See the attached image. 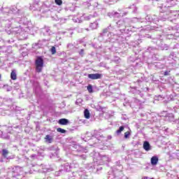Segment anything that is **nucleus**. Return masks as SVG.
Here are the masks:
<instances>
[{"label":"nucleus","mask_w":179,"mask_h":179,"mask_svg":"<svg viewBox=\"0 0 179 179\" xmlns=\"http://www.w3.org/2000/svg\"><path fill=\"white\" fill-rule=\"evenodd\" d=\"M84 116H85V118H86L87 120H89V118H90V112H89V110L87 109L85 110Z\"/></svg>","instance_id":"obj_8"},{"label":"nucleus","mask_w":179,"mask_h":179,"mask_svg":"<svg viewBox=\"0 0 179 179\" xmlns=\"http://www.w3.org/2000/svg\"><path fill=\"white\" fill-rule=\"evenodd\" d=\"M55 2L57 5H59V6L62 5V0H55Z\"/></svg>","instance_id":"obj_15"},{"label":"nucleus","mask_w":179,"mask_h":179,"mask_svg":"<svg viewBox=\"0 0 179 179\" xmlns=\"http://www.w3.org/2000/svg\"><path fill=\"white\" fill-rule=\"evenodd\" d=\"M143 149L147 152H149V150H150V144L149 143V142L145 141L143 143Z\"/></svg>","instance_id":"obj_5"},{"label":"nucleus","mask_w":179,"mask_h":179,"mask_svg":"<svg viewBox=\"0 0 179 179\" xmlns=\"http://www.w3.org/2000/svg\"><path fill=\"white\" fill-rule=\"evenodd\" d=\"M50 52L52 55H54L55 54H57V49L55 48V46H52L50 49Z\"/></svg>","instance_id":"obj_11"},{"label":"nucleus","mask_w":179,"mask_h":179,"mask_svg":"<svg viewBox=\"0 0 179 179\" xmlns=\"http://www.w3.org/2000/svg\"><path fill=\"white\" fill-rule=\"evenodd\" d=\"M8 155H9V151L6 149L2 150V156L3 157H7Z\"/></svg>","instance_id":"obj_9"},{"label":"nucleus","mask_w":179,"mask_h":179,"mask_svg":"<svg viewBox=\"0 0 179 179\" xmlns=\"http://www.w3.org/2000/svg\"><path fill=\"white\" fill-rule=\"evenodd\" d=\"M57 131L60 132V134H66V130H65L62 128H60V127L57 129Z\"/></svg>","instance_id":"obj_10"},{"label":"nucleus","mask_w":179,"mask_h":179,"mask_svg":"<svg viewBox=\"0 0 179 179\" xmlns=\"http://www.w3.org/2000/svg\"><path fill=\"white\" fill-rule=\"evenodd\" d=\"M130 136H131V132L126 131L124 133V138H125V139H128V138H129Z\"/></svg>","instance_id":"obj_14"},{"label":"nucleus","mask_w":179,"mask_h":179,"mask_svg":"<svg viewBox=\"0 0 179 179\" xmlns=\"http://www.w3.org/2000/svg\"><path fill=\"white\" fill-rule=\"evenodd\" d=\"M157 163H159V157H157V156H153L151 158V164L152 166H156V164H157Z\"/></svg>","instance_id":"obj_4"},{"label":"nucleus","mask_w":179,"mask_h":179,"mask_svg":"<svg viewBox=\"0 0 179 179\" xmlns=\"http://www.w3.org/2000/svg\"><path fill=\"white\" fill-rule=\"evenodd\" d=\"M108 30L107 29H103V33H107Z\"/></svg>","instance_id":"obj_18"},{"label":"nucleus","mask_w":179,"mask_h":179,"mask_svg":"<svg viewBox=\"0 0 179 179\" xmlns=\"http://www.w3.org/2000/svg\"><path fill=\"white\" fill-rule=\"evenodd\" d=\"M170 75V71H166L164 73V76H169Z\"/></svg>","instance_id":"obj_16"},{"label":"nucleus","mask_w":179,"mask_h":179,"mask_svg":"<svg viewBox=\"0 0 179 179\" xmlns=\"http://www.w3.org/2000/svg\"><path fill=\"white\" fill-rule=\"evenodd\" d=\"M52 136L50 135H46L45 137V142H48V143H52Z\"/></svg>","instance_id":"obj_7"},{"label":"nucleus","mask_w":179,"mask_h":179,"mask_svg":"<svg viewBox=\"0 0 179 179\" xmlns=\"http://www.w3.org/2000/svg\"><path fill=\"white\" fill-rule=\"evenodd\" d=\"M89 79H92V80H96L97 79H101L103 78V75L100 73H92L88 74Z\"/></svg>","instance_id":"obj_2"},{"label":"nucleus","mask_w":179,"mask_h":179,"mask_svg":"<svg viewBox=\"0 0 179 179\" xmlns=\"http://www.w3.org/2000/svg\"><path fill=\"white\" fill-rule=\"evenodd\" d=\"M35 65H36V71L38 73H40L43 71V68L44 67V59L43 57L38 56L36 59L35 60Z\"/></svg>","instance_id":"obj_1"},{"label":"nucleus","mask_w":179,"mask_h":179,"mask_svg":"<svg viewBox=\"0 0 179 179\" xmlns=\"http://www.w3.org/2000/svg\"><path fill=\"white\" fill-rule=\"evenodd\" d=\"M0 79H1V75H0Z\"/></svg>","instance_id":"obj_19"},{"label":"nucleus","mask_w":179,"mask_h":179,"mask_svg":"<svg viewBox=\"0 0 179 179\" xmlns=\"http://www.w3.org/2000/svg\"><path fill=\"white\" fill-rule=\"evenodd\" d=\"M125 127H124V126H121L118 130L116 131V134H117V135H120V134H121V132L122 131H124Z\"/></svg>","instance_id":"obj_12"},{"label":"nucleus","mask_w":179,"mask_h":179,"mask_svg":"<svg viewBox=\"0 0 179 179\" xmlns=\"http://www.w3.org/2000/svg\"><path fill=\"white\" fill-rule=\"evenodd\" d=\"M10 78L12 80H16L17 79V75L16 74V71L13 70L10 73Z\"/></svg>","instance_id":"obj_6"},{"label":"nucleus","mask_w":179,"mask_h":179,"mask_svg":"<svg viewBox=\"0 0 179 179\" xmlns=\"http://www.w3.org/2000/svg\"><path fill=\"white\" fill-rule=\"evenodd\" d=\"M84 52H85V50L81 49L79 54H80V55H83Z\"/></svg>","instance_id":"obj_17"},{"label":"nucleus","mask_w":179,"mask_h":179,"mask_svg":"<svg viewBox=\"0 0 179 179\" xmlns=\"http://www.w3.org/2000/svg\"><path fill=\"white\" fill-rule=\"evenodd\" d=\"M89 93H93V86L92 85H89L87 87Z\"/></svg>","instance_id":"obj_13"},{"label":"nucleus","mask_w":179,"mask_h":179,"mask_svg":"<svg viewBox=\"0 0 179 179\" xmlns=\"http://www.w3.org/2000/svg\"><path fill=\"white\" fill-rule=\"evenodd\" d=\"M58 124L59 125H68V124H69V120L66 118H62L59 120Z\"/></svg>","instance_id":"obj_3"}]
</instances>
